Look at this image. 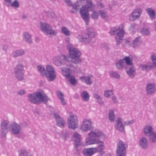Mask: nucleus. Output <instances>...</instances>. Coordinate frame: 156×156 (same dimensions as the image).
Returning <instances> with one entry per match:
<instances>
[{"mask_svg": "<svg viewBox=\"0 0 156 156\" xmlns=\"http://www.w3.org/2000/svg\"><path fill=\"white\" fill-rule=\"evenodd\" d=\"M113 94V91L112 90H105L104 92V96L106 98H108Z\"/></svg>", "mask_w": 156, "mask_h": 156, "instance_id": "49530a36", "label": "nucleus"}, {"mask_svg": "<svg viewBox=\"0 0 156 156\" xmlns=\"http://www.w3.org/2000/svg\"><path fill=\"white\" fill-rule=\"evenodd\" d=\"M125 64L124 61L122 59L118 61L115 64L116 67L118 69H121L124 67Z\"/></svg>", "mask_w": 156, "mask_h": 156, "instance_id": "473e14b6", "label": "nucleus"}, {"mask_svg": "<svg viewBox=\"0 0 156 156\" xmlns=\"http://www.w3.org/2000/svg\"><path fill=\"white\" fill-rule=\"evenodd\" d=\"M27 97L29 101L35 104H39L41 102L46 103L48 100V97L43 91L36 92L30 94Z\"/></svg>", "mask_w": 156, "mask_h": 156, "instance_id": "f03ea898", "label": "nucleus"}, {"mask_svg": "<svg viewBox=\"0 0 156 156\" xmlns=\"http://www.w3.org/2000/svg\"><path fill=\"white\" fill-rule=\"evenodd\" d=\"M9 122L7 120H3L1 122V135L2 137H5L6 133L8 132L7 125Z\"/></svg>", "mask_w": 156, "mask_h": 156, "instance_id": "f3484780", "label": "nucleus"}, {"mask_svg": "<svg viewBox=\"0 0 156 156\" xmlns=\"http://www.w3.org/2000/svg\"><path fill=\"white\" fill-rule=\"evenodd\" d=\"M148 136H149V139L152 143H154L156 142V133L154 131L150 134Z\"/></svg>", "mask_w": 156, "mask_h": 156, "instance_id": "a19ab883", "label": "nucleus"}, {"mask_svg": "<svg viewBox=\"0 0 156 156\" xmlns=\"http://www.w3.org/2000/svg\"><path fill=\"white\" fill-rule=\"evenodd\" d=\"M97 151V147L86 148L83 151V153L85 156H90L95 153Z\"/></svg>", "mask_w": 156, "mask_h": 156, "instance_id": "aec40b11", "label": "nucleus"}, {"mask_svg": "<svg viewBox=\"0 0 156 156\" xmlns=\"http://www.w3.org/2000/svg\"><path fill=\"white\" fill-rule=\"evenodd\" d=\"M70 78L69 81L72 84L75 85L77 83V81L74 76H71Z\"/></svg>", "mask_w": 156, "mask_h": 156, "instance_id": "864d4df0", "label": "nucleus"}, {"mask_svg": "<svg viewBox=\"0 0 156 156\" xmlns=\"http://www.w3.org/2000/svg\"><path fill=\"white\" fill-rule=\"evenodd\" d=\"M64 1L66 3L67 5L69 7H71L74 4H73L70 0H64Z\"/></svg>", "mask_w": 156, "mask_h": 156, "instance_id": "4d7b16f0", "label": "nucleus"}, {"mask_svg": "<svg viewBox=\"0 0 156 156\" xmlns=\"http://www.w3.org/2000/svg\"><path fill=\"white\" fill-rule=\"evenodd\" d=\"M146 91L148 94H152L154 93L156 90V85L153 83H148L146 88Z\"/></svg>", "mask_w": 156, "mask_h": 156, "instance_id": "412c9836", "label": "nucleus"}, {"mask_svg": "<svg viewBox=\"0 0 156 156\" xmlns=\"http://www.w3.org/2000/svg\"><path fill=\"white\" fill-rule=\"evenodd\" d=\"M38 71L43 76H45L51 81H53L56 78L55 70L52 66L50 65L46 66V72L44 67L41 65H38L37 67Z\"/></svg>", "mask_w": 156, "mask_h": 156, "instance_id": "7ed1b4c3", "label": "nucleus"}, {"mask_svg": "<svg viewBox=\"0 0 156 156\" xmlns=\"http://www.w3.org/2000/svg\"><path fill=\"white\" fill-rule=\"evenodd\" d=\"M154 131L152 126L148 124L145 126L143 128V133L146 136H148Z\"/></svg>", "mask_w": 156, "mask_h": 156, "instance_id": "a878e982", "label": "nucleus"}, {"mask_svg": "<svg viewBox=\"0 0 156 156\" xmlns=\"http://www.w3.org/2000/svg\"><path fill=\"white\" fill-rule=\"evenodd\" d=\"M134 121L133 120H127L124 122L125 126H129L134 123Z\"/></svg>", "mask_w": 156, "mask_h": 156, "instance_id": "603ef678", "label": "nucleus"}, {"mask_svg": "<svg viewBox=\"0 0 156 156\" xmlns=\"http://www.w3.org/2000/svg\"><path fill=\"white\" fill-rule=\"evenodd\" d=\"M92 122L90 119H85L82 122L80 129L81 131L86 132L93 128Z\"/></svg>", "mask_w": 156, "mask_h": 156, "instance_id": "9d476101", "label": "nucleus"}, {"mask_svg": "<svg viewBox=\"0 0 156 156\" xmlns=\"http://www.w3.org/2000/svg\"><path fill=\"white\" fill-rule=\"evenodd\" d=\"M112 99L114 103H116L117 102V98L113 96L112 98Z\"/></svg>", "mask_w": 156, "mask_h": 156, "instance_id": "680f3d73", "label": "nucleus"}, {"mask_svg": "<svg viewBox=\"0 0 156 156\" xmlns=\"http://www.w3.org/2000/svg\"><path fill=\"white\" fill-rule=\"evenodd\" d=\"M105 156H111V155L110 154V153H108L107 154L105 155Z\"/></svg>", "mask_w": 156, "mask_h": 156, "instance_id": "338daca9", "label": "nucleus"}, {"mask_svg": "<svg viewBox=\"0 0 156 156\" xmlns=\"http://www.w3.org/2000/svg\"><path fill=\"white\" fill-rule=\"evenodd\" d=\"M69 38H67L66 39V41L67 42H69Z\"/></svg>", "mask_w": 156, "mask_h": 156, "instance_id": "69168bd1", "label": "nucleus"}, {"mask_svg": "<svg viewBox=\"0 0 156 156\" xmlns=\"http://www.w3.org/2000/svg\"><path fill=\"white\" fill-rule=\"evenodd\" d=\"M124 124L122 122V119L120 117H118L115 121V124L114 126L115 129L122 132L125 131Z\"/></svg>", "mask_w": 156, "mask_h": 156, "instance_id": "a211bd4d", "label": "nucleus"}, {"mask_svg": "<svg viewBox=\"0 0 156 156\" xmlns=\"http://www.w3.org/2000/svg\"><path fill=\"white\" fill-rule=\"evenodd\" d=\"M9 128L10 131L14 134H19L21 130V126L17 123L13 122L10 125Z\"/></svg>", "mask_w": 156, "mask_h": 156, "instance_id": "dca6fc26", "label": "nucleus"}, {"mask_svg": "<svg viewBox=\"0 0 156 156\" xmlns=\"http://www.w3.org/2000/svg\"><path fill=\"white\" fill-rule=\"evenodd\" d=\"M111 35L116 34L115 40L117 45H119L122 42L123 39L124 31L122 25H120L119 27H112L109 32Z\"/></svg>", "mask_w": 156, "mask_h": 156, "instance_id": "39448f33", "label": "nucleus"}, {"mask_svg": "<svg viewBox=\"0 0 156 156\" xmlns=\"http://www.w3.org/2000/svg\"><path fill=\"white\" fill-rule=\"evenodd\" d=\"M142 10L139 8L134 10L129 15V20L130 21H133L138 19L142 13Z\"/></svg>", "mask_w": 156, "mask_h": 156, "instance_id": "4468645a", "label": "nucleus"}, {"mask_svg": "<svg viewBox=\"0 0 156 156\" xmlns=\"http://www.w3.org/2000/svg\"><path fill=\"white\" fill-rule=\"evenodd\" d=\"M109 74L112 78L117 79H119L120 78L119 74L115 71H111L109 73Z\"/></svg>", "mask_w": 156, "mask_h": 156, "instance_id": "58836bf2", "label": "nucleus"}, {"mask_svg": "<svg viewBox=\"0 0 156 156\" xmlns=\"http://www.w3.org/2000/svg\"><path fill=\"white\" fill-rule=\"evenodd\" d=\"M15 76L18 80L23 79L24 69L23 65L21 63H18L14 68Z\"/></svg>", "mask_w": 156, "mask_h": 156, "instance_id": "1a4fd4ad", "label": "nucleus"}, {"mask_svg": "<svg viewBox=\"0 0 156 156\" xmlns=\"http://www.w3.org/2000/svg\"><path fill=\"white\" fill-rule=\"evenodd\" d=\"M141 33L142 34L148 35L150 33V30L147 28H144L141 29L140 30Z\"/></svg>", "mask_w": 156, "mask_h": 156, "instance_id": "8fccbe9b", "label": "nucleus"}, {"mask_svg": "<svg viewBox=\"0 0 156 156\" xmlns=\"http://www.w3.org/2000/svg\"><path fill=\"white\" fill-rule=\"evenodd\" d=\"M89 137L87 140H93V137H100L104 139L105 137V135L101 131L98 129H94L88 134Z\"/></svg>", "mask_w": 156, "mask_h": 156, "instance_id": "ddd939ff", "label": "nucleus"}, {"mask_svg": "<svg viewBox=\"0 0 156 156\" xmlns=\"http://www.w3.org/2000/svg\"><path fill=\"white\" fill-rule=\"evenodd\" d=\"M93 76L91 75H89L87 76H81L79 78V79L81 81L87 85H90L93 83L92 78Z\"/></svg>", "mask_w": 156, "mask_h": 156, "instance_id": "6ab92c4d", "label": "nucleus"}, {"mask_svg": "<svg viewBox=\"0 0 156 156\" xmlns=\"http://www.w3.org/2000/svg\"><path fill=\"white\" fill-rule=\"evenodd\" d=\"M24 54L25 51L21 49L13 51L12 53V56L13 58H16L22 56Z\"/></svg>", "mask_w": 156, "mask_h": 156, "instance_id": "cd10ccee", "label": "nucleus"}, {"mask_svg": "<svg viewBox=\"0 0 156 156\" xmlns=\"http://www.w3.org/2000/svg\"><path fill=\"white\" fill-rule=\"evenodd\" d=\"M97 5L98 8L99 9H102L105 7L104 5L101 2H98L97 3Z\"/></svg>", "mask_w": 156, "mask_h": 156, "instance_id": "6e6d98bb", "label": "nucleus"}, {"mask_svg": "<svg viewBox=\"0 0 156 156\" xmlns=\"http://www.w3.org/2000/svg\"><path fill=\"white\" fill-rule=\"evenodd\" d=\"M73 137L74 139V145L77 148L80 144L81 136L77 132H75L73 134Z\"/></svg>", "mask_w": 156, "mask_h": 156, "instance_id": "b1692460", "label": "nucleus"}, {"mask_svg": "<svg viewBox=\"0 0 156 156\" xmlns=\"http://www.w3.org/2000/svg\"><path fill=\"white\" fill-rule=\"evenodd\" d=\"M99 16V12L95 10L92 11V12L90 14L91 18L94 20L98 19Z\"/></svg>", "mask_w": 156, "mask_h": 156, "instance_id": "4c0bfd02", "label": "nucleus"}, {"mask_svg": "<svg viewBox=\"0 0 156 156\" xmlns=\"http://www.w3.org/2000/svg\"><path fill=\"white\" fill-rule=\"evenodd\" d=\"M127 147V145L123 141H119L117 143V156H125L126 148Z\"/></svg>", "mask_w": 156, "mask_h": 156, "instance_id": "6e6552de", "label": "nucleus"}, {"mask_svg": "<svg viewBox=\"0 0 156 156\" xmlns=\"http://www.w3.org/2000/svg\"><path fill=\"white\" fill-rule=\"evenodd\" d=\"M57 94L58 98L60 100L61 104L62 105H65L66 102L64 99V94L63 93L60 91H58L57 92Z\"/></svg>", "mask_w": 156, "mask_h": 156, "instance_id": "2f4dec72", "label": "nucleus"}, {"mask_svg": "<svg viewBox=\"0 0 156 156\" xmlns=\"http://www.w3.org/2000/svg\"><path fill=\"white\" fill-rule=\"evenodd\" d=\"M94 98L96 100L98 103L100 105H102L103 102L100 95L98 94L94 93L93 94Z\"/></svg>", "mask_w": 156, "mask_h": 156, "instance_id": "f704fd0d", "label": "nucleus"}, {"mask_svg": "<svg viewBox=\"0 0 156 156\" xmlns=\"http://www.w3.org/2000/svg\"><path fill=\"white\" fill-rule=\"evenodd\" d=\"M8 48V47L6 45H3L2 46V50L5 51H6L7 50Z\"/></svg>", "mask_w": 156, "mask_h": 156, "instance_id": "052dcab7", "label": "nucleus"}, {"mask_svg": "<svg viewBox=\"0 0 156 156\" xmlns=\"http://www.w3.org/2000/svg\"><path fill=\"white\" fill-rule=\"evenodd\" d=\"M77 2H76V3L74 4V5L72 6L73 7L72 9L71 10V12L73 13H76L78 10L77 7H79L78 5L77 4Z\"/></svg>", "mask_w": 156, "mask_h": 156, "instance_id": "a18cd8bd", "label": "nucleus"}, {"mask_svg": "<svg viewBox=\"0 0 156 156\" xmlns=\"http://www.w3.org/2000/svg\"><path fill=\"white\" fill-rule=\"evenodd\" d=\"M23 40L28 43H32L31 36L27 32H25L23 34Z\"/></svg>", "mask_w": 156, "mask_h": 156, "instance_id": "c756f323", "label": "nucleus"}, {"mask_svg": "<svg viewBox=\"0 0 156 156\" xmlns=\"http://www.w3.org/2000/svg\"><path fill=\"white\" fill-rule=\"evenodd\" d=\"M9 6L14 7L15 8H18L20 7V3L17 0H15L12 2H11Z\"/></svg>", "mask_w": 156, "mask_h": 156, "instance_id": "79ce46f5", "label": "nucleus"}, {"mask_svg": "<svg viewBox=\"0 0 156 156\" xmlns=\"http://www.w3.org/2000/svg\"><path fill=\"white\" fill-rule=\"evenodd\" d=\"M99 152L100 153V154L101 155H104L105 154V152L104 151H100V152Z\"/></svg>", "mask_w": 156, "mask_h": 156, "instance_id": "0e129e2a", "label": "nucleus"}, {"mask_svg": "<svg viewBox=\"0 0 156 156\" xmlns=\"http://www.w3.org/2000/svg\"><path fill=\"white\" fill-rule=\"evenodd\" d=\"M70 58L68 57L67 55H61L55 56L53 58L52 62L56 66H60L64 65L66 62H70Z\"/></svg>", "mask_w": 156, "mask_h": 156, "instance_id": "0eeeda50", "label": "nucleus"}, {"mask_svg": "<svg viewBox=\"0 0 156 156\" xmlns=\"http://www.w3.org/2000/svg\"><path fill=\"white\" fill-rule=\"evenodd\" d=\"M5 4L8 6H9V5L11 3L12 0H4Z\"/></svg>", "mask_w": 156, "mask_h": 156, "instance_id": "13d9d810", "label": "nucleus"}, {"mask_svg": "<svg viewBox=\"0 0 156 156\" xmlns=\"http://www.w3.org/2000/svg\"><path fill=\"white\" fill-rule=\"evenodd\" d=\"M80 96L85 101H87L89 99L90 96L86 91H82L81 93Z\"/></svg>", "mask_w": 156, "mask_h": 156, "instance_id": "72a5a7b5", "label": "nucleus"}, {"mask_svg": "<svg viewBox=\"0 0 156 156\" xmlns=\"http://www.w3.org/2000/svg\"><path fill=\"white\" fill-rule=\"evenodd\" d=\"M136 0V1H140V0Z\"/></svg>", "mask_w": 156, "mask_h": 156, "instance_id": "774afa93", "label": "nucleus"}, {"mask_svg": "<svg viewBox=\"0 0 156 156\" xmlns=\"http://www.w3.org/2000/svg\"><path fill=\"white\" fill-rule=\"evenodd\" d=\"M126 43L129 45L131 46L134 48H135L141 44V37L139 36L136 37L133 41L132 43H130V41H127Z\"/></svg>", "mask_w": 156, "mask_h": 156, "instance_id": "5701e85b", "label": "nucleus"}, {"mask_svg": "<svg viewBox=\"0 0 156 156\" xmlns=\"http://www.w3.org/2000/svg\"><path fill=\"white\" fill-rule=\"evenodd\" d=\"M145 11L151 18L155 19V13L154 9L152 8H147L146 9Z\"/></svg>", "mask_w": 156, "mask_h": 156, "instance_id": "c85d7f7f", "label": "nucleus"}, {"mask_svg": "<svg viewBox=\"0 0 156 156\" xmlns=\"http://www.w3.org/2000/svg\"><path fill=\"white\" fill-rule=\"evenodd\" d=\"M61 72L62 75L66 78H69L72 73V71L70 69L65 67L62 68Z\"/></svg>", "mask_w": 156, "mask_h": 156, "instance_id": "bb28decb", "label": "nucleus"}, {"mask_svg": "<svg viewBox=\"0 0 156 156\" xmlns=\"http://www.w3.org/2000/svg\"><path fill=\"white\" fill-rule=\"evenodd\" d=\"M68 126L69 128L75 129L78 127V120L75 115H71L68 118Z\"/></svg>", "mask_w": 156, "mask_h": 156, "instance_id": "f8f14e48", "label": "nucleus"}, {"mask_svg": "<svg viewBox=\"0 0 156 156\" xmlns=\"http://www.w3.org/2000/svg\"><path fill=\"white\" fill-rule=\"evenodd\" d=\"M87 5H83L82 7L86 8L87 9H89L92 7V0H86Z\"/></svg>", "mask_w": 156, "mask_h": 156, "instance_id": "37998d69", "label": "nucleus"}, {"mask_svg": "<svg viewBox=\"0 0 156 156\" xmlns=\"http://www.w3.org/2000/svg\"><path fill=\"white\" fill-rule=\"evenodd\" d=\"M126 72L130 77L133 78L135 74V69L133 67H132L127 69Z\"/></svg>", "mask_w": 156, "mask_h": 156, "instance_id": "c9c22d12", "label": "nucleus"}, {"mask_svg": "<svg viewBox=\"0 0 156 156\" xmlns=\"http://www.w3.org/2000/svg\"><path fill=\"white\" fill-rule=\"evenodd\" d=\"M22 18L23 19H26L27 18V16L26 15L23 14L21 16Z\"/></svg>", "mask_w": 156, "mask_h": 156, "instance_id": "e2e57ef3", "label": "nucleus"}, {"mask_svg": "<svg viewBox=\"0 0 156 156\" xmlns=\"http://www.w3.org/2000/svg\"><path fill=\"white\" fill-rule=\"evenodd\" d=\"M115 116L114 111L110 110L109 111L108 118L110 122H113L115 121Z\"/></svg>", "mask_w": 156, "mask_h": 156, "instance_id": "e433bc0d", "label": "nucleus"}, {"mask_svg": "<svg viewBox=\"0 0 156 156\" xmlns=\"http://www.w3.org/2000/svg\"><path fill=\"white\" fill-rule=\"evenodd\" d=\"M62 33L66 36H69L70 32L66 27H62L61 28Z\"/></svg>", "mask_w": 156, "mask_h": 156, "instance_id": "c03bdc74", "label": "nucleus"}, {"mask_svg": "<svg viewBox=\"0 0 156 156\" xmlns=\"http://www.w3.org/2000/svg\"><path fill=\"white\" fill-rule=\"evenodd\" d=\"M54 116L55 119L58 125L60 127H63L65 123L62 119L60 117L59 114L57 113L54 114Z\"/></svg>", "mask_w": 156, "mask_h": 156, "instance_id": "4be33fe9", "label": "nucleus"}, {"mask_svg": "<svg viewBox=\"0 0 156 156\" xmlns=\"http://www.w3.org/2000/svg\"><path fill=\"white\" fill-rule=\"evenodd\" d=\"M25 91L24 90H21L18 92V94L20 95H23L25 93Z\"/></svg>", "mask_w": 156, "mask_h": 156, "instance_id": "bf43d9fd", "label": "nucleus"}, {"mask_svg": "<svg viewBox=\"0 0 156 156\" xmlns=\"http://www.w3.org/2000/svg\"><path fill=\"white\" fill-rule=\"evenodd\" d=\"M125 61L127 65L132 66L133 64L130 60V58L129 57H126L123 59Z\"/></svg>", "mask_w": 156, "mask_h": 156, "instance_id": "09e8293b", "label": "nucleus"}, {"mask_svg": "<svg viewBox=\"0 0 156 156\" xmlns=\"http://www.w3.org/2000/svg\"><path fill=\"white\" fill-rule=\"evenodd\" d=\"M89 10L86 8L81 7L80 10V13L81 18L85 22L86 25H88L89 20V15L88 12Z\"/></svg>", "mask_w": 156, "mask_h": 156, "instance_id": "2eb2a0df", "label": "nucleus"}, {"mask_svg": "<svg viewBox=\"0 0 156 156\" xmlns=\"http://www.w3.org/2000/svg\"><path fill=\"white\" fill-rule=\"evenodd\" d=\"M39 28L44 34L49 36H55L57 33L56 30H53L51 26L46 22H40Z\"/></svg>", "mask_w": 156, "mask_h": 156, "instance_id": "423d86ee", "label": "nucleus"}, {"mask_svg": "<svg viewBox=\"0 0 156 156\" xmlns=\"http://www.w3.org/2000/svg\"><path fill=\"white\" fill-rule=\"evenodd\" d=\"M99 15L100 14L101 17L105 20H108V16L106 12L104 10H100L99 11Z\"/></svg>", "mask_w": 156, "mask_h": 156, "instance_id": "ea45409f", "label": "nucleus"}, {"mask_svg": "<svg viewBox=\"0 0 156 156\" xmlns=\"http://www.w3.org/2000/svg\"><path fill=\"white\" fill-rule=\"evenodd\" d=\"M140 67L143 71H147L151 68L153 67V65L151 63H147L146 64H141Z\"/></svg>", "mask_w": 156, "mask_h": 156, "instance_id": "7c9ffc66", "label": "nucleus"}, {"mask_svg": "<svg viewBox=\"0 0 156 156\" xmlns=\"http://www.w3.org/2000/svg\"><path fill=\"white\" fill-rule=\"evenodd\" d=\"M19 156H28L27 152L24 149H22L21 151Z\"/></svg>", "mask_w": 156, "mask_h": 156, "instance_id": "5fc2aeb1", "label": "nucleus"}, {"mask_svg": "<svg viewBox=\"0 0 156 156\" xmlns=\"http://www.w3.org/2000/svg\"><path fill=\"white\" fill-rule=\"evenodd\" d=\"M151 59L153 63H151L154 66H156V56L154 55H151Z\"/></svg>", "mask_w": 156, "mask_h": 156, "instance_id": "3c124183", "label": "nucleus"}, {"mask_svg": "<svg viewBox=\"0 0 156 156\" xmlns=\"http://www.w3.org/2000/svg\"><path fill=\"white\" fill-rule=\"evenodd\" d=\"M67 47L69 51V55H66L68 57L70 58V63L68 66L71 67H73L72 63L75 64H78L81 62V59L79 57L81 55V52L78 49L74 48L71 44L68 43L67 44Z\"/></svg>", "mask_w": 156, "mask_h": 156, "instance_id": "f257e3e1", "label": "nucleus"}, {"mask_svg": "<svg viewBox=\"0 0 156 156\" xmlns=\"http://www.w3.org/2000/svg\"><path fill=\"white\" fill-rule=\"evenodd\" d=\"M95 36V33L91 28H88L87 29L86 34L83 35H79L77 37L79 41L84 43L86 44H88L91 43L92 39Z\"/></svg>", "mask_w": 156, "mask_h": 156, "instance_id": "20e7f679", "label": "nucleus"}, {"mask_svg": "<svg viewBox=\"0 0 156 156\" xmlns=\"http://www.w3.org/2000/svg\"><path fill=\"white\" fill-rule=\"evenodd\" d=\"M86 144L91 145L97 144L98 147V152L103 151L104 149V144L103 141L98 138H94L93 140H86Z\"/></svg>", "mask_w": 156, "mask_h": 156, "instance_id": "9b49d317", "label": "nucleus"}, {"mask_svg": "<svg viewBox=\"0 0 156 156\" xmlns=\"http://www.w3.org/2000/svg\"><path fill=\"white\" fill-rule=\"evenodd\" d=\"M140 147L143 149H146L148 147V144L147 138L143 136L140 138L139 141Z\"/></svg>", "mask_w": 156, "mask_h": 156, "instance_id": "393cba45", "label": "nucleus"}, {"mask_svg": "<svg viewBox=\"0 0 156 156\" xmlns=\"http://www.w3.org/2000/svg\"><path fill=\"white\" fill-rule=\"evenodd\" d=\"M138 28V25L135 23L131 24L129 27V30L132 32L135 31Z\"/></svg>", "mask_w": 156, "mask_h": 156, "instance_id": "de8ad7c7", "label": "nucleus"}]
</instances>
